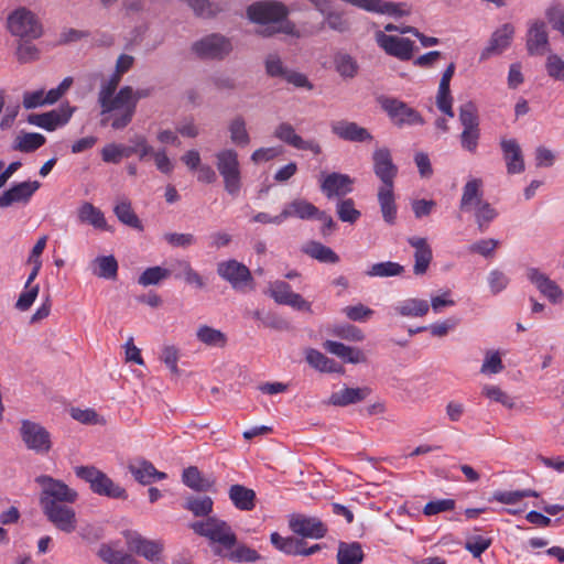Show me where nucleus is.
<instances>
[{
    "mask_svg": "<svg viewBox=\"0 0 564 564\" xmlns=\"http://www.w3.org/2000/svg\"><path fill=\"white\" fill-rule=\"evenodd\" d=\"M35 482L41 489L40 507L48 522L66 534L75 532L78 519L72 505L78 500V491L63 480L48 475L37 476Z\"/></svg>",
    "mask_w": 564,
    "mask_h": 564,
    "instance_id": "1",
    "label": "nucleus"
},
{
    "mask_svg": "<svg viewBox=\"0 0 564 564\" xmlns=\"http://www.w3.org/2000/svg\"><path fill=\"white\" fill-rule=\"evenodd\" d=\"M289 9L285 4L275 0H263L248 7L249 20L259 25L257 33L264 37L283 33L293 37H301L296 25L288 19Z\"/></svg>",
    "mask_w": 564,
    "mask_h": 564,
    "instance_id": "2",
    "label": "nucleus"
},
{
    "mask_svg": "<svg viewBox=\"0 0 564 564\" xmlns=\"http://www.w3.org/2000/svg\"><path fill=\"white\" fill-rule=\"evenodd\" d=\"M373 172L381 181L378 188V202L384 221L393 225L397 219V205L394 196V178L398 167L392 162V156L387 148L376 149L372 154Z\"/></svg>",
    "mask_w": 564,
    "mask_h": 564,
    "instance_id": "3",
    "label": "nucleus"
},
{
    "mask_svg": "<svg viewBox=\"0 0 564 564\" xmlns=\"http://www.w3.org/2000/svg\"><path fill=\"white\" fill-rule=\"evenodd\" d=\"M145 96V90L134 91L130 86H124L116 95L99 102L101 115L111 113V127L116 130L123 129L131 122L138 100Z\"/></svg>",
    "mask_w": 564,
    "mask_h": 564,
    "instance_id": "4",
    "label": "nucleus"
},
{
    "mask_svg": "<svg viewBox=\"0 0 564 564\" xmlns=\"http://www.w3.org/2000/svg\"><path fill=\"white\" fill-rule=\"evenodd\" d=\"M189 528L198 535L208 539L216 544L214 552L221 549L224 552L231 550L237 542V536L231 527L224 520L209 517L204 521H195Z\"/></svg>",
    "mask_w": 564,
    "mask_h": 564,
    "instance_id": "5",
    "label": "nucleus"
},
{
    "mask_svg": "<svg viewBox=\"0 0 564 564\" xmlns=\"http://www.w3.org/2000/svg\"><path fill=\"white\" fill-rule=\"evenodd\" d=\"M215 161L225 191L232 197L238 196L242 184L238 152L231 148L221 149L216 152Z\"/></svg>",
    "mask_w": 564,
    "mask_h": 564,
    "instance_id": "6",
    "label": "nucleus"
},
{
    "mask_svg": "<svg viewBox=\"0 0 564 564\" xmlns=\"http://www.w3.org/2000/svg\"><path fill=\"white\" fill-rule=\"evenodd\" d=\"M75 475L89 484L93 492L112 499H127V490L95 466H77Z\"/></svg>",
    "mask_w": 564,
    "mask_h": 564,
    "instance_id": "7",
    "label": "nucleus"
},
{
    "mask_svg": "<svg viewBox=\"0 0 564 564\" xmlns=\"http://www.w3.org/2000/svg\"><path fill=\"white\" fill-rule=\"evenodd\" d=\"M8 30L22 40H35L43 33L37 17L25 8H19L8 17Z\"/></svg>",
    "mask_w": 564,
    "mask_h": 564,
    "instance_id": "8",
    "label": "nucleus"
},
{
    "mask_svg": "<svg viewBox=\"0 0 564 564\" xmlns=\"http://www.w3.org/2000/svg\"><path fill=\"white\" fill-rule=\"evenodd\" d=\"M19 432L28 449L40 455H45L51 451V433L40 423L23 420L21 421Z\"/></svg>",
    "mask_w": 564,
    "mask_h": 564,
    "instance_id": "9",
    "label": "nucleus"
},
{
    "mask_svg": "<svg viewBox=\"0 0 564 564\" xmlns=\"http://www.w3.org/2000/svg\"><path fill=\"white\" fill-rule=\"evenodd\" d=\"M192 51L200 58L224 59L231 53L232 44L221 34H209L194 42Z\"/></svg>",
    "mask_w": 564,
    "mask_h": 564,
    "instance_id": "10",
    "label": "nucleus"
},
{
    "mask_svg": "<svg viewBox=\"0 0 564 564\" xmlns=\"http://www.w3.org/2000/svg\"><path fill=\"white\" fill-rule=\"evenodd\" d=\"M375 41L386 54L400 61H409L413 57L414 42L408 37L386 34L384 31H376Z\"/></svg>",
    "mask_w": 564,
    "mask_h": 564,
    "instance_id": "11",
    "label": "nucleus"
},
{
    "mask_svg": "<svg viewBox=\"0 0 564 564\" xmlns=\"http://www.w3.org/2000/svg\"><path fill=\"white\" fill-rule=\"evenodd\" d=\"M75 110L76 107L65 104L57 109L44 113L30 115L28 122L46 131H55L56 129L64 127L69 122Z\"/></svg>",
    "mask_w": 564,
    "mask_h": 564,
    "instance_id": "12",
    "label": "nucleus"
},
{
    "mask_svg": "<svg viewBox=\"0 0 564 564\" xmlns=\"http://www.w3.org/2000/svg\"><path fill=\"white\" fill-rule=\"evenodd\" d=\"M40 187L41 183L37 181L13 184L0 194V208H8L13 205L26 206Z\"/></svg>",
    "mask_w": 564,
    "mask_h": 564,
    "instance_id": "13",
    "label": "nucleus"
},
{
    "mask_svg": "<svg viewBox=\"0 0 564 564\" xmlns=\"http://www.w3.org/2000/svg\"><path fill=\"white\" fill-rule=\"evenodd\" d=\"M217 273L238 291H245L252 282L250 270L237 260L219 262L217 265Z\"/></svg>",
    "mask_w": 564,
    "mask_h": 564,
    "instance_id": "14",
    "label": "nucleus"
},
{
    "mask_svg": "<svg viewBox=\"0 0 564 564\" xmlns=\"http://www.w3.org/2000/svg\"><path fill=\"white\" fill-rule=\"evenodd\" d=\"M267 294L278 304L289 305L295 310L311 312V303L291 290V286L281 280L269 283Z\"/></svg>",
    "mask_w": 564,
    "mask_h": 564,
    "instance_id": "15",
    "label": "nucleus"
},
{
    "mask_svg": "<svg viewBox=\"0 0 564 564\" xmlns=\"http://www.w3.org/2000/svg\"><path fill=\"white\" fill-rule=\"evenodd\" d=\"M514 26L511 23H505L495 30L487 43L481 50L479 59L487 61L494 56H499L506 52L513 41Z\"/></svg>",
    "mask_w": 564,
    "mask_h": 564,
    "instance_id": "16",
    "label": "nucleus"
},
{
    "mask_svg": "<svg viewBox=\"0 0 564 564\" xmlns=\"http://www.w3.org/2000/svg\"><path fill=\"white\" fill-rule=\"evenodd\" d=\"M273 135L279 141L297 150L310 151L314 154H319L322 148L319 143L313 139H303L295 130V128L289 122H280L273 132Z\"/></svg>",
    "mask_w": 564,
    "mask_h": 564,
    "instance_id": "17",
    "label": "nucleus"
},
{
    "mask_svg": "<svg viewBox=\"0 0 564 564\" xmlns=\"http://www.w3.org/2000/svg\"><path fill=\"white\" fill-rule=\"evenodd\" d=\"M525 276L551 303L561 304L564 302V292L561 286L540 269L529 268Z\"/></svg>",
    "mask_w": 564,
    "mask_h": 564,
    "instance_id": "18",
    "label": "nucleus"
},
{
    "mask_svg": "<svg viewBox=\"0 0 564 564\" xmlns=\"http://www.w3.org/2000/svg\"><path fill=\"white\" fill-rule=\"evenodd\" d=\"M382 107L388 112L391 120L398 126H416L424 123L422 116L415 109L398 99H386L382 102Z\"/></svg>",
    "mask_w": 564,
    "mask_h": 564,
    "instance_id": "19",
    "label": "nucleus"
},
{
    "mask_svg": "<svg viewBox=\"0 0 564 564\" xmlns=\"http://www.w3.org/2000/svg\"><path fill=\"white\" fill-rule=\"evenodd\" d=\"M289 527L295 534L310 539H321L327 531L319 519L304 514L291 516Z\"/></svg>",
    "mask_w": 564,
    "mask_h": 564,
    "instance_id": "20",
    "label": "nucleus"
},
{
    "mask_svg": "<svg viewBox=\"0 0 564 564\" xmlns=\"http://www.w3.org/2000/svg\"><path fill=\"white\" fill-rule=\"evenodd\" d=\"M332 132L341 140L349 142H369L372 134L354 121L335 120L330 123Z\"/></svg>",
    "mask_w": 564,
    "mask_h": 564,
    "instance_id": "21",
    "label": "nucleus"
},
{
    "mask_svg": "<svg viewBox=\"0 0 564 564\" xmlns=\"http://www.w3.org/2000/svg\"><path fill=\"white\" fill-rule=\"evenodd\" d=\"M527 50L530 55H543L549 51V34L544 21L535 20L529 24Z\"/></svg>",
    "mask_w": 564,
    "mask_h": 564,
    "instance_id": "22",
    "label": "nucleus"
},
{
    "mask_svg": "<svg viewBox=\"0 0 564 564\" xmlns=\"http://www.w3.org/2000/svg\"><path fill=\"white\" fill-rule=\"evenodd\" d=\"M127 544L130 551L151 562H158L163 551V544L160 541L144 539L135 532L127 535Z\"/></svg>",
    "mask_w": 564,
    "mask_h": 564,
    "instance_id": "23",
    "label": "nucleus"
},
{
    "mask_svg": "<svg viewBox=\"0 0 564 564\" xmlns=\"http://www.w3.org/2000/svg\"><path fill=\"white\" fill-rule=\"evenodd\" d=\"M271 543L279 551L288 554V555H304L308 556L316 553L321 546L318 544H314L310 547L305 546V543L302 540H299L293 536H282L278 532H273L270 535Z\"/></svg>",
    "mask_w": 564,
    "mask_h": 564,
    "instance_id": "24",
    "label": "nucleus"
},
{
    "mask_svg": "<svg viewBox=\"0 0 564 564\" xmlns=\"http://www.w3.org/2000/svg\"><path fill=\"white\" fill-rule=\"evenodd\" d=\"M321 189L328 197L335 196H345L352 191V180L341 173H329L322 174L321 178Z\"/></svg>",
    "mask_w": 564,
    "mask_h": 564,
    "instance_id": "25",
    "label": "nucleus"
},
{
    "mask_svg": "<svg viewBox=\"0 0 564 564\" xmlns=\"http://www.w3.org/2000/svg\"><path fill=\"white\" fill-rule=\"evenodd\" d=\"M500 148L508 174H520L524 171L525 164L521 147L516 139L502 138Z\"/></svg>",
    "mask_w": 564,
    "mask_h": 564,
    "instance_id": "26",
    "label": "nucleus"
},
{
    "mask_svg": "<svg viewBox=\"0 0 564 564\" xmlns=\"http://www.w3.org/2000/svg\"><path fill=\"white\" fill-rule=\"evenodd\" d=\"M454 73L455 64L451 63L442 75L436 94V106L438 110L446 115L448 118L454 117L453 97L449 88V84L454 76Z\"/></svg>",
    "mask_w": 564,
    "mask_h": 564,
    "instance_id": "27",
    "label": "nucleus"
},
{
    "mask_svg": "<svg viewBox=\"0 0 564 564\" xmlns=\"http://www.w3.org/2000/svg\"><path fill=\"white\" fill-rule=\"evenodd\" d=\"M409 245L414 248V265L413 272L415 275H423L432 261V249L427 240L422 237H410Z\"/></svg>",
    "mask_w": 564,
    "mask_h": 564,
    "instance_id": "28",
    "label": "nucleus"
},
{
    "mask_svg": "<svg viewBox=\"0 0 564 564\" xmlns=\"http://www.w3.org/2000/svg\"><path fill=\"white\" fill-rule=\"evenodd\" d=\"M395 315L406 318L424 317L430 312L429 301L419 297H408L392 306Z\"/></svg>",
    "mask_w": 564,
    "mask_h": 564,
    "instance_id": "29",
    "label": "nucleus"
},
{
    "mask_svg": "<svg viewBox=\"0 0 564 564\" xmlns=\"http://www.w3.org/2000/svg\"><path fill=\"white\" fill-rule=\"evenodd\" d=\"M323 347L329 354L337 356L348 364L357 365L367 361V356L361 349L347 346L339 341L326 340Z\"/></svg>",
    "mask_w": 564,
    "mask_h": 564,
    "instance_id": "30",
    "label": "nucleus"
},
{
    "mask_svg": "<svg viewBox=\"0 0 564 564\" xmlns=\"http://www.w3.org/2000/svg\"><path fill=\"white\" fill-rule=\"evenodd\" d=\"M134 479L142 485H149L166 478V474L155 469L152 463L145 459H135L128 466Z\"/></svg>",
    "mask_w": 564,
    "mask_h": 564,
    "instance_id": "31",
    "label": "nucleus"
},
{
    "mask_svg": "<svg viewBox=\"0 0 564 564\" xmlns=\"http://www.w3.org/2000/svg\"><path fill=\"white\" fill-rule=\"evenodd\" d=\"M318 214V208L304 198H295L285 204L282 209L284 221L289 218H299L302 220L314 219Z\"/></svg>",
    "mask_w": 564,
    "mask_h": 564,
    "instance_id": "32",
    "label": "nucleus"
},
{
    "mask_svg": "<svg viewBox=\"0 0 564 564\" xmlns=\"http://www.w3.org/2000/svg\"><path fill=\"white\" fill-rule=\"evenodd\" d=\"M78 220L83 224L93 226L95 229L109 231L110 227L107 224L104 213L91 203H83L77 210Z\"/></svg>",
    "mask_w": 564,
    "mask_h": 564,
    "instance_id": "33",
    "label": "nucleus"
},
{
    "mask_svg": "<svg viewBox=\"0 0 564 564\" xmlns=\"http://www.w3.org/2000/svg\"><path fill=\"white\" fill-rule=\"evenodd\" d=\"M482 181L480 178H470L463 188L460 198V209L471 212L474 207L484 203L482 200Z\"/></svg>",
    "mask_w": 564,
    "mask_h": 564,
    "instance_id": "34",
    "label": "nucleus"
},
{
    "mask_svg": "<svg viewBox=\"0 0 564 564\" xmlns=\"http://www.w3.org/2000/svg\"><path fill=\"white\" fill-rule=\"evenodd\" d=\"M371 390L368 387L361 388H343L339 391L332 393L329 403L336 406H347L364 401Z\"/></svg>",
    "mask_w": 564,
    "mask_h": 564,
    "instance_id": "35",
    "label": "nucleus"
},
{
    "mask_svg": "<svg viewBox=\"0 0 564 564\" xmlns=\"http://www.w3.org/2000/svg\"><path fill=\"white\" fill-rule=\"evenodd\" d=\"M305 360L312 368L321 372L341 373L344 371L338 362L314 348L305 349Z\"/></svg>",
    "mask_w": 564,
    "mask_h": 564,
    "instance_id": "36",
    "label": "nucleus"
},
{
    "mask_svg": "<svg viewBox=\"0 0 564 564\" xmlns=\"http://www.w3.org/2000/svg\"><path fill=\"white\" fill-rule=\"evenodd\" d=\"M228 496L232 505L241 511H251L256 507L254 490L242 486L232 485L228 490Z\"/></svg>",
    "mask_w": 564,
    "mask_h": 564,
    "instance_id": "37",
    "label": "nucleus"
},
{
    "mask_svg": "<svg viewBox=\"0 0 564 564\" xmlns=\"http://www.w3.org/2000/svg\"><path fill=\"white\" fill-rule=\"evenodd\" d=\"M89 269L98 278L113 280L117 278L118 262L113 256H99L89 263Z\"/></svg>",
    "mask_w": 564,
    "mask_h": 564,
    "instance_id": "38",
    "label": "nucleus"
},
{
    "mask_svg": "<svg viewBox=\"0 0 564 564\" xmlns=\"http://www.w3.org/2000/svg\"><path fill=\"white\" fill-rule=\"evenodd\" d=\"M195 335L200 344L210 348H224L228 341L225 333L205 324L197 327Z\"/></svg>",
    "mask_w": 564,
    "mask_h": 564,
    "instance_id": "39",
    "label": "nucleus"
},
{
    "mask_svg": "<svg viewBox=\"0 0 564 564\" xmlns=\"http://www.w3.org/2000/svg\"><path fill=\"white\" fill-rule=\"evenodd\" d=\"M45 141V137L41 133L21 131L13 140L12 150L31 153L41 148Z\"/></svg>",
    "mask_w": 564,
    "mask_h": 564,
    "instance_id": "40",
    "label": "nucleus"
},
{
    "mask_svg": "<svg viewBox=\"0 0 564 564\" xmlns=\"http://www.w3.org/2000/svg\"><path fill=\"white\" fill-rule=\"evenodd\" d=\"M215 554L236 563H254L260 560V555L256 550L237 543L231 550L224 552L221 549H218L215 551Z\"/></svg>",
    "mask_w": 564,
    "mask_h": 564,
    "instance_id": "41",
    "label": "nucleus"
},
{
    "mask_svg": "<svg viewBox=\"0 0 564 564\" xmlns=\"http://www.w3.org/2000/svg\"><path fill=\"white\" fill-rule=\"evenodd\" d=\"M303 252L323 263H337L339 261L338 254L333 249L316 241L306 243L303 247Z\"/></svg>",
    "mask_w": 564,
    "mask_h": 564,
    "instance_id": "42",
    "label": "nucleus"
},
{
    "mask_svg": "<svg viewBox=\"0 0 564 564\" xmlns=\"http://www.w3.org/2000/svg\"><path fill=\"white\" fill-rule=\"evenodd\" d=\"M228 131L230 134V140L234 144L238 147L249 145L251 138L243 117L236 116L234 119H231L228 123Z\"/></svg>",
    "mask_w": 564,
    "mask_h": 564,
    "instance_id": "43",
    "label": "nucleus"
},
{
    "mask_svg": "<svg viewBox=\"0 0 564 564\" xmlns=\"http://www.w3.org/2000/svg\"><path fill=\"white\" fill-rule=\"evenodd\" d=\"M183 482L197 491H207L213 485L214 480L210 478H204L200 471L196 467H188L183 471Z\"/></svg>",
    "mask_w": 564,
    "mask_h": 564,
    "instance_id": "44",
    "label": "nucleus"
},
{
    "mask_svg": "<svg viewBox=\"0 0 564 564\" xmlns=\"http://www.w3.org/2000/svg\"><path fill=\"white\" fill-rule=\"evenodd\" d=\"M338 564H360L364 552L359 543H340L337 553Z\"/></svg>",
    "mask_w": 564,
    "mask_h": 564,
    "instance_id": "45",
    "label": "nucleus"
},
{
    "mask_svg": "<svg viewBox=\"0 0 564 564\" xmlns=\"http://www.w3.org/2000/svg\"><path fill=\"white\" fill-rule=\"evenodd\" d=\"M471 212L480 232H485L498 216V212L488 202L479 204Z\"/></svg>",
    "mask_w": 564,
    "mask_h": 564,
    "instance_id": "46",
    "label": "nucleus"
},
{
    "mask_svg": "<svg viewBox=\"0 0 564 564\" xmlns=\"http://www.w3.org/2000/svg\"><path fill=\"white\" fill-rule=\"evenodd\" d=\"M50 90L43 88L24 91L22 105L25 109H35L44 106L54 105L55 101L50 98Z\"/></svg>",
    "mask_w": 564,
    "mask_h": 564,
    "instance_id": "47",
    "label": "nucleus"
},
{
    "mask_svg": "<svg viewBox=\"0 0 564 564\" xmlns=\"http://www.w3.org/2000/svg\"><path fill=\"white\" fill-rule=\"evenodd\" d=\"M403 271L404 268L401 264L392 261H386L373 263L367 269L366 274L371 278H389L400 275Z\"/></svg>",
    "mask_w": 564,
    "mask_h": 564,
    "instance_id": "48",
    "label": "nucleus"
},
{
    "mask_svg": "<svg viewBox=\"0 0 564 564\" xmlns=\"http://www.w3.org/2000/svg\"><path fill=\"white\" fill-rule=\"evenodd\" d=\"M113 212H115L116 216L118 217V219L122 224L130 226L132 228H135V229H140V230L142 229L141 221L138 218V216L134 214L130 202H128V200L119 202L115 206Z\"/></svg>",
    "mask_w": 564,
    "mask_h": 564,
    "instance_id": "49",
    "label": "nucleus"
},
{
    "mask_svg": "<svg viewBox=\"0 0 564 564\" xmlns=\"http://www.w3.org/2000/svg\"><path fill=\"white\" fill-rule=\"evenodd\" d=\"M214 501L210 497H189L186 499L184 508L189 510L195 517H206L213 511Z\"/></svg>",
    "mask_w": 564,
    "mask_h": 564,
    "instance_id": "50",
    "label": "nucleus"
},
{
    "mask_svg": "<svg viewBox=\"0 0 564 564\" xmlns=\"http://www.w3.org/2000/svg\"><path fill=\"white\" fill-rule=\"evenodd\" d=\"M171 275L169 269L160 265L145 269L138 279V283L142 286L156 285L166 280Z\"/></svg>",
    "mask_w": 564,
    "mask_h": 564,
    "instance_id": "51",
    "label": "nucleus"
},
{
    "mask_svg": "<svg viewBox=\"0 0 564 564\" xmlns=\"http://www.w3.org/2000/svg\"><path fill=\"white\" fill-rule=\"evenodd\" d=\"M481 394L492 402L500 403L507 409H513L516 405L513 398L495 384H484L481 388Z\"/></svg>",
    "mask_w": 564,
    "mask_h": 564,
    "instance_id": "52",
    "label": "nucleus"
},
{
    "mask_svg": "<svg viewBox=\"0 0 564 564\" xmlns=\"http://www.w3.org/2000/svg\"><path fill=\"white\" fill-rule=\"evenodd\" d=\"M99 555L108 564H138L131 555L110 545H102Z\"/></svg>",
    "mask_w": 564,
    "mask_h": 564,
    "instance_id": "53",
    "label": "nucleus"
},
{
    "mask_svg": "<svg viewBox=\"0 0 564 564\" xmlns=\"http://www.w3.org/2000/svg\"><path fill=\"white\" fill-rule=\"evenodd\" d=\"M459 122L463 129H479L478 109L473 101H467L459 107Z\"/></svg>",
    "mask_w": 564,
    "mask_h": 564,
    "instance_id": "54",
    "label": "nucleus"
},
{
    "mask_svg": "<svg viewBox=\"0 0 564 564\" xmlns=\"http://www.w3.org/2000/svg\"><path fill=\"white\" fill-rule=\"evenodd\" d=\"M509 283V275L500 269H492L487 274V284L492 295H498L507 290Z\"/></svg>",
    "mask_w": 564,
    "mask_h": 564,
    "instance_id": "55",
    "label": "nucleus"
},
{
    "mask_svg": "<svg viewBox=\"0 0 564 564\" xmlns=\"http://www.w3.org/2000/svg\"><path fill=\"white\" fill-rule=\"evenodd\" d=\"M429 304L430 308H432L435 314H438L447 307L455 306L456 302L453 299V293L451 290H441L437 293L431 295Z\"/></svg>",
    "mask_w": 564,
    "mask_h": 564,
    "instance_id": "56",
    "label": "nucleus"
},
{
    "mask_svg": "<svg viewBox=\"0 0 564 564\" xmlns=\"http://www.w3.org/2000/svg\"><path fill=\"white\" fill-rule=\"evenodd\" d=\"M336 212L341 221L349 224L356 223L361 216V213L355 208V203L350 198L339 200Z\"/></svg>",
    "mask_w": 564,
    "mask_h": 564,
    "instance_id": "57",
    "label": "nucleus"
},
{
    "mask_svg": "<svg viewBox=\"0 0 564 564\" xmlns=\"http://www.w3.org/2000/svg\"><path fill=\"white\" fill-rule=\"evenodd\" d=\"M503 370V364L499 351L490 350L485 354L480 372L486 376L497 375Z\"/></svg>",
    "mask_w": 564,
    "mask_h": 564,
    "instance_id": "58",
    "label": "nucleus"
},
{
    "mask_svg": "<svg viewBox=\"0 0 564 564\" xmlns=\"http://www.w3.org/2000/svg\"><path fill=\"white\" fill-rule=\"evenodd\" d=\"M491 545V539L484 535H470L466 539L465 549L474 557H479Z\"/></svg>",
    "mask_w": 564,
    "mask_h": 564,
    "instance_id": "59",
    "label": "nucleus"
},
{
    "mask_svg": "<svg viewBox=\"0 0 564 564\" xmlns=\"http://www.w3.org/2000/svg\"><path fill=\"white\" fill-rule=\"evenodd\" d=\"M545 69L550 77L556 80H564V59L554 53L547 55Z\"/></svg>",
    "mask_w": 564,
    "mask_h": 564,
    "instance_id": "60",
    "label": "nucleus"
},
{
    "mask_svg": "<svg viewBox=\"0 0 564 564\" xmlns=\"http://www.w3.org/2000/svg\"><path fill=\"white\" fill-rule=\"evenodd\" d=\"M336 70L343 77H354L357 73V64L354 58L347 54H337L335 56Z\"/></svg>",
    "mask_w": 564,
    "mask_h": 564,
    "instance_id": "61",
    "label": "nucleus"
},
{
    "mask_svg": "<svg viewBox=\"0 0 564 564\" xmlns=\"http://www.w3.org/2000/svg\"><path fill=\"white\" fill-rule=\"evenodd\" d=\"M343 313L346 317L354 322H366L373 315V310L359 303L356 305H349L343 308Z\"/></svg>",
    "mask_w": 564,
    "mask_h": 564,
    "instance_id": "62",
    "label": "nucleus"
},
{
    "mask_svg": "<svg viewBox=\"0 0 564 564\" xmlns=\"http://www.w3.org/2000/svg\"><path fill=\"white\" fill-rule=\"evenodd\" d=\"M499 241L494 238L480 239L468 247L469 252L480 254L485 258L494 256Z\"/></svg>",
    "mask_w": 564,
    "mask_h": 564,
    "instance_id": "63",
    "label": "nucleus"
},
{
    "mask_svg": "<svg viewBox=\"0 0 564 564\" xmlns=\"http://www.w3.org/2000/svg\"><path fill=\"white\" fill-rule=\"evenodd\" d=\"M40 292L39 285L26 286L24 285L23 291L20 293L19 299L15 303V308L24 312L28 311L36 300Z\"/></svg>",
    "mask_w": 564,
    "mask_h": 564,
    "instance_id": "64",
    "label": "nucleus"
}]
</instances>
